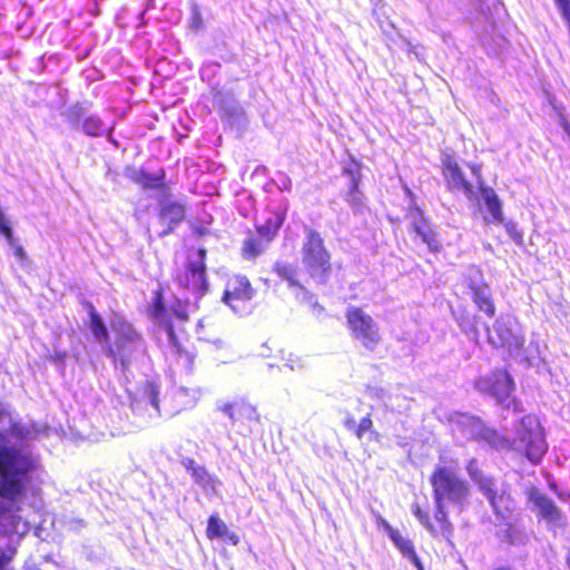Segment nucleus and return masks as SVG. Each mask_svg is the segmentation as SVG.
<instances>
[{
  "mask_svg": "<svg viewBox=\"0 0 570 570\" xmlns=\"http://www.w3.org/2000/svg\"><path fill=\"white\" fill-rule=\"evenodd\" d=\"M529 501L534 505L540 515L552 525L562 524V513L554 502L537 489L529 491Z\"/></svg>",
  "mask_w": 570,
  "mask_h": 570,
  "instance_id": "nucleus-16",
  "label": "nucleus"
},
{
  "mask_svg": "<svg viewBox=\"0 0 570 570\" xmlns=\"http://www.w3.org/2000/svg\"><path fill=\"white\" fill-rule=\"evenodd\" d=\"M0 233L6 238L7 243L13 248L14 255L18 258H23L24 250L23 248L16 243V239L13 237V232L10 226V222L4 215L3 210L0 208Z\"/></svg>",
  "mask_w": 570,
  "mask_h": 570,
  "instance_id": "nucleus-24",
  "label": "nucleus"
},
{
  "mask_svg": "<svg viewBox=\"0 0 570 570\" xmlns=\"http://www.w3.org/2000/svg\"><path fill=\"white\" fill-rule=\"evenodd\" d=\"M82 129L89 136H100L107 130L102 121L94 116L88 117L83 121Z\"/></svg>",
  "mask_w": 570,
  "mask_h": 570,
  "instance_id": "nucleus-30",
  "label": "nucleus"
},
{
  "mask_svg": "<svg viewBox=\"0 0 570 570\" xmlns=\"http://www.w3.org/2000/svg\"><path fill=\"white\" fill-rule=\"evenodd\" d=\"M222 411L228 415L233 422L242 419L253 420L257 416L256 410L246 403H228L222 407Z\"/></svg>",
  "mask_w": 570,
  "mask_h": 570,
  "instance_id": "nucleus-19",
  "label": "nucleus"
},
{
  "mask_svg": "<svg viewBox=\"0 0 570 570\" xmlns=\"http://www.w3.org/2000/svg\"><path fill=\"white\" fill-rule=\"evenodd\" d=\"M452 424L466 438L484 441L498 450L514 449L523 452L533 463L539 462L548 449L543 429L533 415H525L519 421L513 440L499 435L478 417L468 414H458Z\"/></svg>",
  "mask_w": 570,
  "mask_h": 570,
  "instance_id": "nucleus-2",
  "label": "nucleus"
},
{
  "mask_svg": "<svg viewBox=\"0 0 570 570\" xmlns=\"http://www.w3.org/2000/svg\"><path fill=\"white\" fill-rule=\"evenodd\" d=\"M185 217V207L183 204L167 202L161 207L160 218L169 224H178Z\"/></svg>",
  "mask_w": 570,
  "mask_h": 570,
  "instance_id": "nucleus-23",
  "label": "nucleus"
},
{
  "mask_svg": "<svg viewBox=\"0 0 570 570\" xmlns=\"http://www.w3.org/2000/svg\"><path fill=\"white\" fill-rule=\"evenodd\" d=\"M89 316H90V330H91V333L94 334L95 338L100 343H102V342L107 343V340H108L107 328H106L102 320L100 318V316L98 315V313L96 312V309L92 306H90Z\"/></svg>",
  "mask_w": 570,
  "mask_h": 570,
  "instance_id": "nucleus-26",
  "label": "nucleus"
},
{
  "mask_svg": "<svg viewBox=\"0 0 570 570\" xmlns=\"http://www.w3.org/2000/svg\"><path fill=\"white\" fill-rule=\"evenodd\" d=\"M145 394L148 399L149 404L155 409V411L159 414V404H158V387L154 383H147L145 387Z\"/></svg>",
  "mask_w": 570,
  "mask_h": 570,
  "instance_id": "nucleus-33",
  "label": "nucleus"
},
{
  "mask_svg": "<svg viewBox=\"0 0 570 570\" xmlns=\"http://www.w3.org/2000/svg\"><path fill=\"white\" fill-rule=\"evenodd\" d=\"M302 263L312 278L324 283L331 272V255L324 245L322 236L312 228L305 229L302 246Z\"/></svg>",
  "mask_w": 570,
  "mask_h": 570,
  "instance_id": "nucleus-6",
  "label": "nucleus"
},
{
  "mask_svg": "<svg viewBox=\"0 0 570 570\" xmlns=\"http://www.w3.org/2000/svg\"><path fill=\"white\" fill-rule=\"evenodd\" d=\"M471 170L478 179L481 198L487 207L490 218H485L487 222L494 224L503 223V212L501 202L493 188L485 187L483 179L481 178V167L479 165H471Z\"/></svg>",
  "mask_w": 570,
  "mask_h": 570,
  "instance_id": "nucleus-14",
  "label": "nucleus"
},
{
  "mask_svg": "<svg viewBox=\"0 0 570 570\" xmlns=\"http://www.w3.org/2000/svg\"><path fill=\"white\" fill-rule=\"evenodd\" d=\"M365 433H370L375 440L379 434L373 430V422L370 415H366L361 419L358 423H356V428L354 430V434L358 440L363 439Z\"/></svg>",
  "mask_w": 570,
  "mask_h": 570,
  "instance_id": "nucleus-31",
  "label": "nucleus"
},
{
  "mask_svg": "<svg viewBox=\"0 0 570 570\" xmlns=\"http://www.w3.org/2000/svg\"><path fill=\"white\" fill-rule=\"evenodd\" d=\"M381 525L383 527L390 539H392L394 534L399 532L397 530L393 529L391 524L384 519L381 520Z\"/></svg>",
  "mask_w": 570,
  "mask_h": 570,
  "instance_id": "nucleus-39",
  "label": "nucleus"
},
{
  "mask_svg": "<svg viewBox=\"0 0 570 570\" xmlns=\"http://www.w3.org/2000/svg\"><path fill=\"white\" fill-rule=\"evenodd\" d=\"M412 511H413L414 515L419 519V521L426 528V530L432 535H434V537H436L439 534L442 535L441 523H438L436 525L431 523L428 513L423 512L421 510V508L419 507V504H414Z\"/></svg>",
  "mask_w": 570,
  "mask_h": 570,
  "instance_id": "nucleus-29",
  "label": "nucleus"
},
{
  "mask_svg": "<svg viewBox=\"0 0 570 570\" xmlns=\"http://www.w3.org/2000/svg\"><path fill=\"white\" fill-rule=\"evenodd\" d=\"M206 533L209 539L224 538L228 534V528L217 515H212L208 519Z\"/></svg>",
  "mask_w": 570,
  "mask_h": 570,
  "instance_id": "nucleus-28",
  "label": "nucleus"
},
{
  "mask_svg": "<svg viewBox=\"0 0 570 570\" xmlns=\"http://www.w3.org/2000/svg\"><path fill=\"white\" fill-rule=\"evenodd\" d=\"M488 342L494 347H504L511 355L519 356L524 343L519 322L511 315L500 316L492 328H487Z\"/></svg>",
  "mask_w": 570,
  "mask_h": 570,
  "instance_id": "nucleus-7",
  "label": "nucleus"
},
{
  "mask_svg": "<svg viewBox=\"0 0 570 570\" xmlns=\"http://www.w3.org/2000/svg\"><path fill=\"white\" fill-rule=\"evenodd\" d=\"M151 315L163 326L168 342V354L176 357L178 364H181L187 370H191L194 363V355L185 351L181 343L174 332V324L171 317L167 316V309L161 301V295L157 293L155 302L151 307Z\"/></svg>",
  "mask_w": 570,
  "mask_h": 570,
  "instance_id": "nucleus-9",
  "label": "nucleus"
},
{
  "mask_svg": "<svg viewBox=\"0 0 570 570\" xmlns=\"http://www.w3.org/2000/svg\"><path fill=\"white\" fill-rule=\"evenodd\" d=\"M285 214L274 213L272 214L264 224L257 226V233L261 237L265 238L266 242H271L277 234L279 227L284 223Z\"/></svg>",
  "mask_w": 570,
  "mask_h": 570,
  "instance_id": "nucleus-20",
  "label": "nucleus"
},
{
  "mask_svg": "<svg viewBox=\"0 0 570 570\" xmlns=\"http://www.w3.org/2000/svg\"><path fill=\"white\" fill-rule=\"evenodd\" d=\"M466 284L478 307L487 315L493 316L495 308L491 299V291L483 283L481 271L474 267L470 268L466 275Z\"/></svg>",
  "mask_w": 570,
  "mask_h": 570,
  "instance_id": "nucleus-12",
  "label": "nucleus"
},
{
  "mask_svg": "<svg viewBox=\"0 0 570 570\" xmlns=\"http://www.w3.org/2000/svg\"><path fill=\"white\" fill-rule=\"evenodd\" d=\"M353 337L368 351H374L382 336L377 323L361 308H350L346 314Z\"/></svg>",
  "mask_w": 570,
  "mask_h": 570,
  "instance_id": "nucleus-11",
  "label": "nucleus"
},
{
  "mask_svg": "<svg viewBox=\"0 0 570 570\" xmlns=\"http://www.w3.org/2000/svg\"><path fill=\"white\" fill-rule=\"evenodd\" d=\"M466 472L479 491L488 499L493 512L505 520L513 509V500L505 483L483 473L474 459L469 461Z\"/></svg>",
  "mask_w": 570,
  "mask_h": 570,
  "instance_id": "nucleus-5",
  "label": "nucleus"
},
{
  "mask_svg": "<svg viewBox=\"0 0 570 570\" xmlns=\"http://www.w3.org/2000/svg\"><path fill=\"white\" fill-rule=\"evenodd\" d=\"M563 129L566 130V132L568 134L569 139H570V126L568 122H563Z\"/></svg>",
  "mask_w": 570,
  "mask_h": 570,
  "instance_id": "nucleus-42",
  "label": "nucleus"
},
{
  "mask_svg": "<svg viewBox=\"0 0 570 570\" xmlns=\"http://www.w3.org/2000/svg\"><path fill=\"white\" fill-rule=\"evenodd\" d=\"M199 391L196 389L179 387L175 392L180 409L191 407L196 404Z\"/></svg>",
  "mask_w": 570,
  "mask_h": 570,
  "instance_id": "nucleus-27",
  "label": "nucleus"
},
{
  "mask_svg": "<svg viewBox=\"0 0 570 570\" xmlns=\"http://www.w3.org/2000/svg\"><path fill=\"white\" fill-rule=\"evenodd\" d=\"M188 305L180 302V301H177L173 307L170 308V311L173 312V315L175 316L176 320L180 321V322H185L187 321L188 318Z\"/></svg>",
  "mask_w": 570,
  "mask_h": 570,
  "instance_id": "nucleus-35",
  "label": "nucleus"
},
{
  "mask_svg": "<svg viewBox=\"0 0 570 570\" xmlns=\"http://www.w3.org/2000/svg\"><path fill=\"white\" fill-rule=\"evenodd\" d=\"M14 556V550H8L0 553V570H4L11 562Z\"/></svg>",
  "mask_w": 570,
  "mask_h": 570,
  "instance_id": "nucleus-37",
  "label": "nucleus"
},
{
  "mask_svg": "<svg viewBox=\"0 0 570 570\" xmlns=\"http://www.w3.org/2000/svg\"><path fill=\"white\" fill-rule=\"evenodd\" d=\"M391 540L403 557L407 558L417 568V570H423V566L416 556L414 546L410 539L397 532Z\"/></svg>",
  "mask_w": 570,
  "mask_h": 570,
  "instance_id": "nucleus-21",
  "label": "nucleus"
},
{
  "mask_svg": "<svg viewBox=\"0 0 570 570\" xmlns=\"http://www.w3.org/2000/svg\"><path fill=\"white\" fill-rule=\"evenodd\" d=\"M431 484L435 501L434 519L436 523H441L442 535L449 537L452 525L448 519L445 507L446 504L462 507L470 495L469 485L448 466L435 468L431 475Z\"/></svg>",
  "mask_w": 570,
  "mask_h": 570,
  "instance_id": "nucleus-3",
  "label": "nucleus"
},
{
  "mask_svg": "<svg viewBox=\"0 0 570 570\" xmlns=\"http://www.w3.org/2000/svg\"><path fill=\"white\" fill-rule=\"evenodd\" d=\"M407 219L410 220L412 230L421 240L428 245L431 252H439L441 243L436 237V233L431 223L424 217L422 210L413 206L407 210Z\"/></svg>",
  "mask_w": 570,
  "mask_h": 570,
  "instance_id": "nucleus-13",
  "label": "nucleus"
},
{
  "mask_svg": "<svg viewBox=\"0 0 570 570\" xmlns=\"http://www.w3.org/2000/svg\"><path fill=\"white\" fill-rule=\"evenodd\" d=\"M136 180H137V183H139L142 186L148 187V188H156V187L160 186V184H161V181H160L161 179L159 177L151 176V175L142 173V171L138 174Z\"/></svg>",
  "mask_w": 570,
  "mask_h": 570,
  "instance_id": "nucleus-34",
  "label": "nucleus"
},
{
  "mask_svg": "<svg viewBox=\"0 0 570 570\" xmlns=\"http://www.w3.org/2000/svg\"><path fill=\"white\" fill-rule=\"evenodd\" d=\"M344 426L345 429H347L348 431H352L354 432L355 428H356V422L354 421L353 416L351 414H348L345 420H344Z\"/></svg>",
  "mask_w": 570,
  "mask_h": 570,
  "instance_id": "nucleus-40",
  "label": "nucleus"
},
{
  "mask_svg": "<svg viewBox=\"0 0 570 570\" xmlns=\"http://www.w3.org/2000/svg\"><path fill=\"white\" fill-rule=\"evenodd\" d=\"M443 165V174L449 189L464 194L470 200L476 199L474 187L465 179L458 163L452 158H446Z\"/></svg>",
  "mask_w": 570,
  "mask_h": 570,
  "instance_id": "nucleus-15",
  "label": "nucleus"
},
{
  "mask_svg": "<svg viewBox=\"0 0 570 570\" xmlns=\"http://www.w3.org/2000/svg\"><path fill=\"white\" fill-rule=\"evenodd\" d=\"M22 435L23 429L0 403V532L4 533L16 528L30 474L38 464L32 451L19 441Z\"/></svg>",
  "mask_w": 570,
  "mask_h": 570,
  "instance_id": "nucleus-1",
  "label": "nucleus"
},
{
  "mask_svg": "<svg viewBox=\"0 0 570 570\" xmlns=\"http://www.w3.org/2000/svg\"><path fill=\"white\" fill-rule=\"evenodd\" d=\"M193 479H194L195 483H197L203 489V492L207 497L218 494L219 487H220L222 482L215 475H212L206 470L205 466H202L200 469L195 470V474L193 475Z\"/></svg>",
  "mask_w": 570,
  "mask_h": 570,
  "instance_id": "nucleus-18",
  "label": "nucleus"
},
{
  "mask_svg": "<svg viewBox=\"0 0 570 570\" xmlns=\"http://www.w3.org/2000/svg\"><path fill=\"white\" fill-rule=\"evenodd\" d=\"M253 297V288L246 277L237 276L229 282L228 288L224 295V302L228 304L233 311H237L238 306L234 305V301L246 302Z\"/></svg>",
  "mask_w": 570,
  "mask_h": 570,
  "instance_id": "nucleus-17",
  "label": "nucleus"
},
{
  "mask_svg": "<svg viewBox=\"0 0 570 570\" xmlns=\"http://www.w3.org/2000/svg\"><path fill=\"white\" fill-rule=\"evenodd\" d=\"M183 466L190 472L191 476L195 474V470L200 469L203 465H198L193 459L185 458L181 460Z\"/></svg>",
  "mask_w": 570,
  "mask_h": 570,
  "instance_id": "nucleus-38",
  "label": "nucleus"
},
{
  "mask_svg": "<svg viewBox=\"0 0 570 570\" xmlns=\"http://www.w3.org/2000/svg\"><path fill=\"white\" fill-rule=\"evenodd\" d=\"M284 361H285L284 366L293 372L303 371L304 368H306V365H307L306 361L302 356L296 355L294 353H289L284 358Z\"/></svg>",
  "mask_w": 570,
  "mask_h": 570,
  "instance_id": "nucleus-32",
  "label": "nucleus"
},
{
  "mask_svg": "<svg viewBox=\"0 0 570 570\" xmlns=\"http://www.w3.org/2000/svg\"><path fill=\"white\" fill-rule=\"evenodd\" d=\"M205 256L206 250L203 248L191 252L184 269L176 275L177 284L190 291L196 297L204 295L207 289Z\"/></svg>",
  "mask_w": 570,
  "mask_h": 570,
  "instance_id": "nucleus-8",
  "label": "nucleus"
},
{
  "mask_svg": "<svg viewBox=\"0 0 570 570\" xmlns=\"http://www.w3.org/2000/svg\"><path fill=\"white\" fill-rule=\"evenodd\" d=\"M371 393L375 394V395H379V391L377 390H372Z\"/></svg>",
  "mask_w": 570,
  "mask_h": 570,
  "instance_id": "nucleus-43",
  "label": "nucleus"
},
{
  "mask_svg": "<svg viewBox=\"0 0 570 570\" xmlns=\"http://www.w3.org/2000/svg\"><path fill=\"white\" fill-rule=\"evenodd\" d=\"M268 243L269 242H266V239L259 235L257 237L254 235H248L243 243V256L246 259H255L266 249Z\"/></svg>",
  "mask_w": 570,
  "mask_h": 570,
  "instance_id": "nucleus-22",
  "label": "nucleus"
},
{
  "mask_svg": "<svg viewBox=\"0 0 570 570\" xmlns=\"http://www.w3.org/2000/svg\"><path fill=\"white\" fill-rule=\"evenodd\" d=\"M348 202L357 209L361 206V195L357 190V180L354 176L352 177L351 180V191L348 194Z\"/></svg>",
  "mask_w": 570,
  "mask_h": 570,
  "instance_id": "nucleus-36",
  "label": "nucleus"
},
{
  "mask_svg": "<svg viewBox=\"0 0 570 570\" xmlns=\"http://www.w3.org/2000/svg\"><path fill=\"white\" fill-rule=\"evenodd\" d=\"M568 564H569V567H570V557L568 558Z\"/></svg>",
  "mask_w": 570,
  "mask_h": 570,
  "instance_id": "nucleus-44",
  "label": "nucleus"
},
{
  "mask_svg": "<svg viewBox=\"0 0 570 570\" xmlns=\"http://www.w3.org/2000/svg\"><path fill=\"white\" fill-rule=\"evenodd\" d=\"M110 327L116 334V341L114 346L108 347L107 353L116 364L119 363L122 371H126L131 361L145 352L144 342L120 315L112 316Z\"/></svg>",
  "mask_w": 570,
  "mask_h": 570,
  "instance_id": "nucleus-4",
  "label": "nucleus"
},
{
  "mask_svg": "<svg viewBox=\"0 0 570 570\" xmlns=\"http://www.w3.org/2000/svg\"><path fill=\"white\" fill-rule=\"evenodd\" d=\"M223 539H226L234 546L238 544V542H239V537L235 532H230L229 530H228V534H225V537Z\"/></svg>",
  "mask_w": 570,
  "mask_h": 570,
  "instance_id": "nucleus-41",
  "label": "nucleus"
},
{
  "mask_svg": "<svg viewBox=\"0 0 570 570\" xmlns=\"http://www.w3.org/2000/svg\"><path fill=\"white\" fill-rule=\"evenodd\" d=\"M274 272L284 281H286L289 287H298L302 289L301 285L296 279L297 271L296 268L288 263L277 262L274 265Z\"/></svg>",
  "mask_w": 570,
  "mask_h": 570,
  "instance_id": "nucleus-25",
  "label": "nucleus"
},
{
  "mask_svg": "<svg viewBox=\"0 0 570 570\" xmlns=\"http://www.w3.org/2000/svg\"><path fill=\"white\" fill-rule=\"evenodd\" d=\"M475 389L483 394H488L497 400V402L509 409L511 405L517 410V403L511 399L514 390V383L510 374L505 371H494L490 374L481 376L475 382Z\"/></svg>",
  "mask_w": 570,
  "mask_h": 570,
  "instance_id": "nucleus-10",
  "label": "nucleus"
}]
</instances>
